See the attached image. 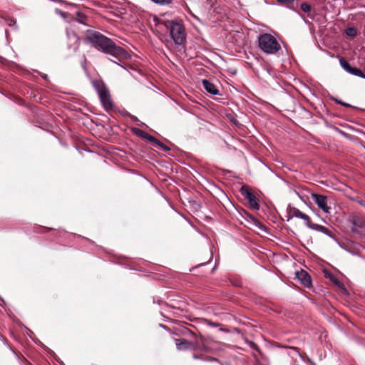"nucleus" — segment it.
<instances>
[{"label":"nucleus","instance_id":"26","mask_svg":"<svg viewBox=\"0 0 365 365\" xmlns=\"http://www.w3.org/2000/svg\"><path fill=\"white\" fill-rule=\"evenodd\" d=\"M205 361H217V359L215 358H207L205 359Z\"/></svg>","mask_w":365,"mask_h":365},{"label":"nucleus","instance_id":"22","mask_svg":"<svg viewBox=\"0 0 365 365\" xmlns=\"http://www.w3.org/2000/svg\"><path fill=\"white\" fill-rule=\"evenodd\" d=\"M278 1L281 4L289 6L293 4L294 0H278Z\"/></svg>","mask_w":365,"mask_h":365},{"label":"nucleus","instance_id":"20","mask_svg":"<svg viewBox=\"0 0 365 365\" xmlns=\"http://www.w3.org/2000/svg\"><path fill=\"white\" fill-rule=\"evenodd\" d=\"M346 34L350 37H354L356 35V30L354 28L350 27L346 30Z\"/></svg>","mask_w":365,"mask_h":365},{"label":"nucleus","instance_id":"1","mask_svg":"<svg viewBox=\"0 0 365 365\" xmlns=\"http://www.w3.org/2000/svg\"><path fill=\"white\" fill-rule=\"evenodd\" d=\"M85 41H88L96 48L113 56L120 61L130 58L129 53L123 48L117 46L113 40L99 31L94 30L86 31Z\"/></svg>","mask_w":365,"mask_h":365},{"label":"nucleus","instance_id":"4","mask_svg":"<svg viewBox=\"0 0 365 365\" xmlns=\"http://www.w3.org/2000/svg\"><path fill=\"white\" fill-rule=\"evenodd\" d=\"M258 43L260 49L267 54H274L281 48V46L277 40L269 34L259 35Z\"/></svg>","mask_w":365,"mask_h":365},{"label":"nucleus","instance_id":"24","mask_svg":"<svg viewBox=\"0 0 365 365\" xmlns=\"http://www.w3.org/2000/svg\"><path fill=\"white\" fill-rule=\"evenodd\" d=\"M206 322H207L208 324H210V325H211V326H212L214 327H217V324L216 323L212 322L210 320H206Z\"/></svg>","mask_w":365,"mask_h":365},{"label":"nucleus","instance_id":"12","mask_svg":"<svg viewBox=\"0 0 365 365\" xmlns=\"http://www.w3.org/2000/svg\"><path fill=\"white\" fill-rule=\"evenodd\" d=\"M202 83L204 88L205 89V91L207 93H209L212 95H217L219 93V91H218L217 88L216 87V86L214 83L209 81L208 80H207V79L202 80Z\"/></svg>","mask_w":365,"mask_h":365},{"label":"nucleus","instance_id":"9","mask_svg":"<svg viewBox=\"0 0 365 365\" xmlns=\"http://www.w3.org/2000/svg\"><path fill=\"white\" fill-rule=\"evenodd\" d=\"M175 346L179 351L195 350L197 347L196 343L188 341L185 339H175Z\"/></svg>","mask_w":365,"mask_h":365},{"label":"nucleus","instance_id":"15","mask_svg":"<svg viewBox=\"0 0 365 365\" xmlns=\"http://www.w3.org/2000/svg\"><path fill=\"white\" fill-rule=\"evenodd\" d=\"M349 73L354 76H358V77L365 79V74L363 73V71L361 69H359L356 67L351 66Z\"/></svg>","mask_w":365,"mask_h":365},{"label":"nucleus","instance_id":"25","mask_svg":"<svg viewBox=\"0 0 365 365\" xmlns=\"http://www.w3.org/2000/svg\"><path fill=\"white\" fill-rule=\"evenodd\" d=\"M192 358L195 359H202L200 356L197 355V354H193Z\"/></svg>","mask_w":365,"mask_h":365},{"label":"nucleus","instance_id":"6","mask_svg":"<svg viewBox=\"0 0 365 365\" xmlns=\"http://www.w3.org/2000/svg\"><path fill=\"white\" fill-rule=\"evenodd\" d=\"M240 192L245 199L247 200L251 209L255 210H259L260 205L257 202V197L248 185H242Z\"/></svg>","mask_w":365,"mask_h":365},{"label":"nucleus","instance_id":"11","mask_svg":"<svg viewBox=\"0 0 365 365\" xmlns=\"http://www.w3.org/2000/svg\"><path fill=\"white\" fill-rule=\"evenodd\" d=\"M349 222L356 229L365 228V217L359 214H354L349 218Z\"/></svg>","mask_w":365,"mask_h":365},{"label":"nucleus","instance_id":"7","mask_svg":"<svg viewBox=\"0 0 365 365\" xmlns=\"http://www.w3.org/2000/svg\"><path fill=\"white\" fill-rule=\"evenodd\" d=\"M287 221L289 220L296 217V218H300L304 220L305 225L310 228V227L312 225V222L311 221V218L309 215H307L305 213H303L301 212L298 208L295 207H289L287 208Z\"/></svg>","mask_w":365,"mask_h":365},{"label":"nucleus","instance_id":"3","mask_svg":"<svg viewBox=\"0 0 365 365\" xmlns=\"http://www.w3.org/2000/svg\"><path fill=\"white\" fill-rule=\"evenodd\" d=\"M91 83L97 92L103 108L106 110H113L114 104L111 99L110 91L103 80L93 79L91 81Z\"/></svg>","mask_w":365,"mask_h":365},{"label":"nucleus","instance_id":"16","mask_svg":"<svg viewBox=\"0 0 365 365\" xmlns=\"http://www.w3.org/2000/svg\"><path fill=\"white\" fill-rule=\"evenodd\" d=\"M339 63H340V65L346 71V72H349L351 68V66L349 64V63L345 60L344 58H341L340 60H339Z\"/></svg>","mask_w":365,"mask_h":365},{"label":"nucleus","instance_id":"2","mask_svg":"<svg viewBox=\"0 0 365 365\" xmlns=\"http://www.w3.org/2000/svg\"><path fill=\"white\" fill-rule=\"evenodd\" d=\"M159 24H163L169 31L175 44L180 46L185 43L187 34L182 20H160Z\"/></svg>","mask_w":365,"mask_h":365},{"label":"nucleus","instance_id":"18","mask_svg":"<svg viewBox=\"0 0 365 365\" xmlns=\"http://www.w3.org/2000/svg\"><path fill=\"white\" fill-rule=\"evenodd\" d=\"M153 3L162 6L170 5L173 4V0H151Z\"/></svg>","mask_w":365,"mask_h":365},{"label":"nucleus","instance_id":"27","mask_svg":"<svg viewBox=\"0 0 365 365\" xmlns=\"http://www.w3.org/2000/svg\"><path fill=\"white\" fill-rule=\"evenodd\" d=\"M251 346L254 349H257V346L256 344H255L254 342H252L251 343Z\"/></svg>","mask_w":365,"mask_h":365},{"label":"nucleus","instance_id":"23","mask_svg":"<svg viewBox=\"0 0 365 365\" xmlns=\"http://www.w3.org/2000/svg\"><path fill=\"white\" fill-rule=\"evenodd\" d=\"M200 350L205 351V352H209V348L207 346V344L206 343H205L204 341H202V343Z\"/></svg>","mask_w":365,"mask_h":365},{"label":"nucleus","instance_id":"19","mask_svg":"<svg viewBox=\"0 0 365 365\" xmlns=\"http://www.w3.org/2000/svg\"><path fill=\"white\" fill-rule=\"evenodd\" d=\"M300 7H301V9H302L304 12H305V13H309V12H310V11H311V10H312V7H311V6H310L309 4L306 3V2L302 3V4H301V6H300Z\"/></svg>","mask_w":365,"mask_h":365},{"label":"nucleus","instance_id":"13","mask_svg":"<svg viewBox=\"0 0 365 365\" xmlns=\"http://www.w3.org/2000/svg\"><path fill=\"white\" fill-rule=\"evenodd\" d=\"M178 332L175 333L176 335H182L186 337L192 338L195 339L197 337V335L195 333H194L192 331L189 329L188 328L185 327H180L178 329Z\"/></svg>","mask_w":365,"mask_h":365},{"label":"nucleus","instance_id":"8","mask_svg":"<svg viewBox=\"0 0 365 365\" xmlns=\"http://www.w3.org/2000/svg\"><path fill=\"white\" fill-rule=\"evenodd\" d=\"M312 200L322 209L325 213L330 212V207L327 205V197L325 195L312 193L311 195Z\"/></svg>","mask_w":365,"mask_h":365},{"label":"nucleus","instance_id":"14","mask_svg":"<svg viewBox=\"0 0 365 365\" xmlns=\"http://www.w3.org/2000/svg\"><path fill=\"white\" fill-rule=\"evenodd\" d=\"M310 229L321 232L329 237H332L333 235V232L331 230L321 225L312 223Z\"/></svg>","mask_w":365,"mask_h":365},{"label":"nucleus","instance_id":"21","mask_svg":"<svg viewBox=\"0 0 365 365\" xmlns=\"http://www.w3.org/2000/svg\"><path fill=\"white\" fill-rule=\"evenodd\" d=\"M334 101L336 103H338V104H339V105H341V106H344V107H346V108H352V107H353V106H351L350 104H349V103H345V102H343V101H341V100H338V99L334 98Z\"/></svg>","mask_w":365,"mask_h":365},{"label":"nucleus","instance_id":"10","mask_svg":"<svg viewBox=\"0 0 365 365\" xmlns=\"http://www.w3.org/2000/svg\"><path fill=\"white\" fill-rule=\"evenodd\" d=\"M296 277L304 287L309 288L312 286L311 276L305 270L301 269L297 272Z\"/></svg>","mask_w":365,"mask_h":365},{"label":"nucleus","instance_id":"17","mask_svg":"<svg viewBox=\"0 0 365 365\" xmlns=\"http://www.w3.org/2000/svg\"><path fill=\"white\" fill-rule=\"evenodd\" d=\"M87 16L82 12L78 11L76 13V19L78 22L85 24Z\"/></svg>","mask_w":365,"mask_h":365},{"label":"nucleus","instance_id":"5","mask_svg":"<svg viewBox=\"0 0 365 365\" xmlns=\"http://www.w3.org/2000/svg\"><path fill=\"white\" fill-rule=\"evenodd\" d=\"M132 131L136 135H138V136H139V137H140L142 138L148 140L149 142L152 143L153 144V145L158 146L161 150H163L164 151L170 150V148L169 147H168L163 143L160 141L158 138H156L154 136L150 135L147 132H145V131H144V130H141L140 128H133L132 129Z\"/></svg>","mask_w":365,"mask_h":365}]
</instances>
